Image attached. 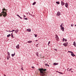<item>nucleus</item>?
Segmentation results:
<instances>
[{
    "instance_id": "obj_1",
    "label": "nucleus",
    "mask_w": 76,
    "mask_h": 76,
    "mask_svg": "<svg viewBox=\"0 0 76 76\" xmlns=\"http://www.w3.org/2000/svg\"><path fill=\"white\" fill-rule=\"evenodd\" d=\"M39 70L40 71V75L41 76H45V71L47 70L46 69H44L43 68L39 69Z\"/></svg>"
},
{
    "instance_id": "obj_2",
    "label": "nucleus",
    "mask_w": 76,
    "mask_h": 76,
    "mask_svg": "<svg viewBox=\"0 0 76 76\" xmlns=\"http://www.w3.org/2000/svg\"><path fill=\"white\" fill-rule=\"evenodd\" d=\"M6 10L5 9V8H4L2 9V12H1V13H2V15H3V16L4 17H6V16H7V13H6V12L4 11Z\"/></svg>"
},
{
    "instance_id": "obj_3",
    "label": "nucleus",
    "mask_w": 76,
    "mask_h": 76,
    "mask_svg": "<svg viewBox=\"0 0 76 76\" xmlns=\"http://www.w3.org/2000/svg\"><path fill=\"white\" fill-rule=\"evenodd\" d=\"M60 26L61 28V29L62 30V31H64V27H63L61 25Z\"/></svg>"
},
{
    "instance_id": "obj_4",
    "label": "nucleus",
    "mask_w": 76,
    "mask_h": 76,
    "mask_svg": "<svg viewBox=\"0 0 76 76\" xmlns=\"http://www.w3.org/2000/svg\"><path fill=\"white\" fill-rule=\"evenodd\" d=\"M67 44H68V42H66L63 44V45H64L65 47H67Z\"/></svg>"
},
{
    "instance_id": "obj_5",
    "label": "nucleus",
    "mask_w": 76,
    "mask_h": 76,
    "mask_svg": "<svg viewBox=\"0 0 76 76\" xmlns=\"http://www.w3.org/2000/svg\"><path fill=\"white\" fill-rule=\"evenodd\" d=\"M61 5L63 6H64V4H65V3L63 2L62 1L61 2Z\"/></svg>"
},
{
    "instance_id": "obj_6",
    "label": "nucleus",
    "mask_w": 76,
    "mask_h": 76,
    "mask_svg": "<svg viewBox=\"0 0 76 76\" xmlns=\"http://www.w3.org/2000/svg\"><path fill=\"white\" fill-rule=\"evenodd\" d=\"M56 40L57 41H58V39H59V38H58V36H57V34H56Z\"/></svg>"
},
{
    "instance_id": "obj_7",
    "label": "nucleus",
    "mask_w": 76,
    "mask_h": 76,
    "mask_svg": "<svg viewBox=\"0 0 76 76\" xmlns=\"http://www.w3.org/2000/svg\"><path fill=\"white\" fill-rule=\"evenodd\" d=\"M60 14H61V13H60V12H57V15L58 16H59L60 15Z\"/></svg>"
},
{
    "instance_id": "obj_8",
    "label": "nucleus",
    "mask_w": 76,
    "mask_h": 76,
    "mask_svg": "<svg viewBox=\"0 0 76 76\" xmlns=\"http://www.w3.org/2000/svg\"><path fill=\"white\" fill-rule=\"evenodd\" d=\"M71 56H72V57H74V56H76L74 54V53H73V52L71 53Z\"/></svg>"
},
{
    "instance_id": "obj_9",
    "label": "nucleus",
    "mask_w": 76,
    "mask_h": 76,
    "mask_svg": "<svg viewBox=\"0 0 76 76\" xmlns=\"http://www.w3.org/2000/svg\"><path fill=\"white\" fill-rule=\"evenodd\" d=\"M26 31H28V32H30L31 31V29L29 28V29H27L26 30Z\"/></svg>"
},
{
    "instance_id": "obj_10",
    "label": "nucleus",
    "mask_w": 76,
    "mask_h": 76,
    "mask_svg": "<svg viewBox=\"0 0 76 76\" xmlns=\"http://www.w3.org/2000/svg\"><path fill=\"white\" fill-rule=\"evenodd\" d=\"M16 48H17V49H19V45L18 44L16 46Z\"/></svg>"
},
{
    "instance_id": "obj_11",
    "label": "nucleus",
    "mask_w": 76,
    "mask_h": 76,
    "mask_svg": "<svg viewBox=\"0 0 76 76\" xmlns=\"http://www.w3.org/2000/svg\"><path fill=\"white\" fill-rule=\"evenodd\" d=\"M69 69V68H68V69H67V71H71V70H72V69H72V68H71V69H70L69 70H68Z\"/></svg>"
},
{
    "instance_id": "obj_12",
    "label": "nucleus",
    "mask_w": 76,
    "mask_h": 76,
    "mask_svg": "<svg viewBox=\"0 0 76 76\" xmlns=\"http://www.w3.org/2000/svg\"><path fill=\"white\" fill-rule=\"evenodd\" d=\"M68 6V4H67V3H66L65 4V7H67Z\"/></svg>"
},
{
    "instance_id": "obj_13",
    "label": "nucleus",
    "mask_w": 76,
    "mask_h": 76,
    "mask_svg": "<svg viewBox=\"0 0 76 76\" xmlns=\"http://www.w3.org/2000/svg\"><path fill=\"white\" fill-rule=\"evenodd\" d=\"M7 54L8 56H9V58H10V53L9 52H7Z\"/></svg>"
},
{
    "instance_id": "obj_14",
    "label": "nucleus",
    "mask_w": 76,
    "mask_h": 76,
    "mask_svg": "<svg viewBox=\"0 0 76 76\" xmlns=\"http://www.w3.org/2000/svg\"><path fill=\"white\" fill-rule=\"evenodd\" d=\"M15 52H14V54H11V56H12V57H13V56H15Z\"/></svg>"
},
{
    "instance_id": "obj_15",
    "label": "nucleus",
    "mask_w": 76,
    "mask_h": 76,
    "mask_svg": "<svg viewBox=\"0 0 76 76\" xmlns=\"http://www.w3.org/2000/svg\"><path fill=\"white\" fill-rule=\"evenodd\" d=\"M73 45L75 47L76 46V42H74L73 43Z\"/></svg>"
},
{
    "instance_id": "obj_16",
    "label": "nucleus",
    "mask_w": 76,
    "mask_h": 76,
    "mask_svg": "<svg viewBox=\"0 0 76 76\" xmlns=\"http://www.w3.org/2000/svg\"><path fill=\"white\" fill-rule=\"evenodd\" d=\"M56 3L58 4H60V2L59 1H57L56 2Z\"/></svg>"
},
{
    "instance_id": "obj_17",
    "label": "nucleus",
    "mask_w": 76,
    "mask_h": 76,
    "mask_svg": "<svg viewBox=\"0 0 76 76\" xmlns=\"http://www.w3.org/2000/svg\"><path fill=\"white\" fill-rule=\"evenodd\" d=\"M58 64V63H53V65H55V66L56 65H57Z\"/></svg>"
},
{
    "instance_id": "obj_18",
    "label": "nucleus",
    "mask_w": 76,
    "mask_h": 76,
    "mask_svg": "<svg viewBox=\"0 0 76 76\" xmlns=\"http://www.w3.org/2000/svg\"><path fill=\"white\" fill-rule=\"evenodd\" d=\"M32 42V41L29 40L28 42V43H31V42Z\"/></svg>"
},
{
    "instance_id": "obj_19",
    "label": "nucleus",
    "mask_w": 76,
    "mask_h": 76,
    "mask_svg": "<svg viewBox=\"0 0 76 76\" xmlns=\"http://www.w3.org/2000/svg\"><path fill=\"white\" fill-rule=\"evenodd\" d=\"M57 72L58 73H60V74H61V75H63V73H62L61 72H60L58 71H57Z\"/></svg>"
},
{
    "instance_id": "obj_20",
    "label": "nucleus",
    "mask_w": 76,
    "mask_h": 76,
    "mask_svg": "<svg viewBox=\"0 0 76 76\" xmlns=\"http://www.w3.org/2000/svg\"><path fill=\"white\" fill-rule=\"evenodd\" d=\"M3 13H0V16H1H1H2V15H3L2 14Z\"/></svg>"
},
{
    "instance_id": "obj_21",
    "label": "nucleus",
    "mask_w": 76,
    "mask_h": 76,
    "mask_svg": "<svg viewBox=\"0 0 76 76\" xmlns=\"http://www.w3.org/2000/svg\"><path fill=\"white\" fill-rule=\"evenodd\" d=\"M15 33L16 34H17V32H18V30H15Z\"/></svg>"
},
{
    "instance_id": "obj_22",
    "label": "nucleus",
    "mask_w": 76,
    "mask_h": 76,
    "mask_svg": "<svg viewBox=\"0 0 76 76\" xmlns=\"http://www.w3.org/2000/svg\"><path fill=\"white\" fill-rule=\"evenodd\" d=\"M10 36H11V35L10 34H9L7 36V37H10Z\"/></svg>"
},
{
    "instance_id": "obj_23",
    "label": "nucleus",
    "mask_w": 76,
    "mask_h": 76,
    "mask_svg": "<svg viewBox=\"0 0 76 76\" xmlns=\"http://www.w3.org/2000/svg\"><path fill=\"white\" fill-rule=\"evenodd\" d=\"M36 55H37V57H39V56H38V52H37L36 53Z\"/></svg>"
},
{
    "instance_id": "obj_24",
    "label": "nucleus",
    "mask_w": 76,
    "mask_h": 76,
    "mask_svg": "<svg viewBox=\"0 0 76 76\" xmlns=\"http://www.w3.org/2000/svg\"><path fill=\"white\" fill-rule=\"evenodd\" d=\"M11 37H12V38H14V37L13 36V34L11 35Z\"/></svg>"
},
{
    "instance_id": "obj_25",
    "label": "nucleus",
    "mask_w": 76,
    "mask_h": 76,
    "mask_svg": "<svg viewBox=\"0 0 76 76\" xmlns=\"http://www.w3.org/2000/svg\"><path fill=\"white\" fill-rule=\"evenodd\" d=\"M36 4V2H34V3H33V5H35V4Z\"/></svg>"
},
{
    "instance_id": "obj_26",
    "label": "nucleus",
    "mask_w": 76,
    "mask_h": 76,
    "mask_svg": "<svg viewBox=\"0 0 76 76\" xmlns=\"http://www.w3.org/2000/svg\"><path fill=\"white\" fill-rule=\"evenodd\" d=\"M64 40H65V39H64V38H63L62 39L63 41V42L64 41Z\"/></svg>"
},
{
    "instance_id": "obj_27",
    "label": "nucleus",
    "mask_w": 76,
    "mask_h": 76,
    "mask_svg": "<svg viewBox=\"0 0 76 76\" xmlns=\"http://www.w3.org/2000/svg\"><path fill=\"white\" fill-rule=\"evenodd\" d=\"M29 15H30V16H33V15H32V14H31L30 13H29Z\"/></svg>"
},
{
    "instance_id": "obj_28",
    "label": "nucleus",
    "mask_w": 76,
    "mask_h": 76,
    "mask_svg": "<svg viewBox=\"0 0 76 76\" xmlns=\"http://www.w3.org/2000/svg\"><path fill=\"white\" fill-rule=\"evenodd\" d=\"M24 19H25V20H28V19L27 18H24Z\"/></svg>"
},
{
    "instance_id": "obj_29",
    "label": "nucleus",
    "mask_w": 76,
    "mask_h": 76,
    "mask_svg": "<svg viewBox=\"0 0 76 76\" xmlns=\"http://www.w3.org/2000/svg\"><path fill=\"white\" fill-rule=\"evenodd\" d=\"M48 65V64H45V66H47Z\"/></svg>"
},
{
    "instance_id": "obj_30",
    "label": "nucleus",
    "mask_w": 76,
    "mask_h": 76,
    "mask_svg": "<svg viewBox=\"0 0 76 76\" xmlns=\"http://www.w3.org/2000/svg\"><path fill=\"white\" fill-rule=\"evenodd\" d=\"M9 56H8L7 57V60H9Z\"/></svg>"
},
{
    "instance_id": "obj_31",
    "label": "nucleus",
    "mask_w": 76,
    "mask_h": 76,
    "mask_svg": "<svg viewBox=\"0 0 76 76\" xmlns=\"http://www.w3.org/2000/svg\"><path fill=\"white\" fill-rule=\"evenodd\" d=\"M17 15V16H18V17H19V18H20V16H19V15Z\"/></svg>"
},
{
    "instance_id": "obj_32",
    "label": "nucleus",
    "mask_w": 76,
    "mask_h": 76,
    "mask_svg": "<svg viewBox=\"0 0 76 76\" xmlns=\"http://www.w3.org/2000/svg\"><path fill=\"white\" fill-rule=\"evenodd\" d=\"M50 44V41H49L48 43V45H49V44Z\"/></svg>"
},
{
    "instance_id": "obj_33",
    "label": "nucleus",
    "mask_w": 76,
    "mask_h": 76,
    "mask_svg": "<svg viewBox=\"0 0 76 76\" xmlns=\"http://www.w3.org/2000/svg\"><path fill=\"white\" fill-rule=\"evenodd\" d=\"M31 68L32 69H34V68H35V67L34 66H32L31 67Z\"/></svg>"
},
{
    "instance_id": "obj_34",
    "label": "nucleus",
    "mask_w": 76,
    "mask_h": 76,
    "mask_svg": "<svg viewBox=\"0 0 76 76\" xmlns=\"http://www.w3.org/2000/svg\"><path fill=\"white\" fill-rule=\"evenodd\" d=\"M72 52V51H68V53H71Z\"/></svg>"
},
{
    "instance_id": "obj_35",
    "label": "nucleus",
    "mask_w": 76,
    "mask_h": 76,
    "mask_svg": "<svg viewBox=\"0 0 76 76\" xmlns=\"http://www.w3.org/2000/svg\"><path fill=\"white\" fill-rule=\"evenodd\" d=\"M73 25H74L73 24H72L71 25V26H73Z\"/></svg>"
},
{
    "instance_id": "obj_36",
    "label": "nucleus",
    "mask_w": 76,
    "mask_h": 76,
    "mask_svg": "<svg viewBox=\"0 0 76 76\" xmlns=\"http://www.w3.org/2000/svg\"><path fill=\"white\" fill-rule=\"evenodd\" d=\"M54 50L55 51H57V49H54Z\"/></svg>"
},
{
    "instance_id": "obj_37",
    "label": "nucleus",
    "mask_w": 76,
    "mask_h": 76,
    "mask_svg": "<svg viewBox=\"0 0 76 76\" xmlns=\"http://www.w3.org/2000/svg\"><path fill=\"white\" fill-rule=\"evenodd\" d=\"M23 17H24V18H25V17H26V16H25V15H23Z\"/></svg>"
},
{
    "instance_id": "obj_38",
    "label": "nucleus",
    "mask_w": 76,
    "mask_h": 76,
    "mask_svg": "<svg viewBox=\"0 0 76 76\" xmlns=\"http://www.w3.org/2000/svg\"><path fill=\"white\" fill-rule=\"evenodd\" d=\"M35 37H37V35H35Z\"/></svg>"
},
{
    "instance_id": "obj_39",
    "label": "nucleus",
    "mask_w": 76,
    "mask_h": 76,
    "mask_svg": "<svg viewBox=\"0 0 76 76\" xmlns=\"http://www.w3.org/2000/svg\"><path fill=\"white\" fill-rule=\"evenodd\" d=\"M65 42H66V41H67V40L66 39H65Z\"/></svg>"
},
{
    "instance_id": "obj_40",
    "label": "nucleus",
    "mask_w": 76,
    "mask_h": 76,
    "mask_svg": "<svg viewBox=\"0 0 76 76\" xmlns=\"http://www.w3.org/2000/svg\"><path fill=\"white\" fill-rule=\"evenodd\" d=\"M20 18V19H22V17H19Z\"/></svg>"
},
{
    "instance_id": "obj_41",
    "label": "nucleus",
    "mask_w": 76,
    "mask_h": 76,
    "mask_svg": "<svg viewBox=\"0 0 76 76\" xmlns=\"http://www.w3.org/2000/svg\"><path fill=\"white\" fill-rule=\"evenodd\" d=\"M13 35V32L11 33V35Z\"/></svg>"
},
{
    "instance_id": "obj_42",
    "label": "nucleus",
    "mask_w": 76,
    "mask_h": 76,
    "mask_svg": "<svg viewBox=\"0 0 76 76\" xmlns=\"http://www.w3.org/2000/svg\"><path fill=\"white\" fill-rule=\"evenodd\" d=\"M12 31L13 32V31H15V30H12Z\"/></svg>"
},
{
    "instance_id": "obj_43",
    "label": "nucleus",
    "mask_w": 76,
    "mask_h": 76,
    "mask_svg": "<svg viewBox=\"0 0 76 76\" xmlns=\"http://www.w3.org/2000/svg\"><path fill=\"white\" fill-rule=\"evenodd\" d=\"M21 69H22V70H23V68H21Z\"/></svg>"
},
{
    "instance_id": "obj_44",
    "label": "nucleus",
    "mask_w": 76,
    "mask_h": 76,
    "mask_svg": "<svg viewBox=\"0 0 76 76\" xmlns=\"http://www.w3.org/2000/svg\"><path fill=\"white\" fill-rule=\"evenodd\" d=\"M8 32H11V31H10V30H9V31H8Z\"/></svg>"
},
{
    "instance_id": "obj_45",
    "label": "nucleus",
    "mask_w": 76,
    "mask_h": 76,
    "mask_svg": "<svg viewBox=\"0 0 76 76\" xmlns=\"http://www.w3.org/2000/svg\"><path fill=\"white\" fill-rule=\"evenodd\" d=\"M47 66H48V67H49V65H48Z\"/></svg>"
},
{
    "instance_id": "obj_46",
    "label": "nucleus",
    "mask_w": 76,
    "mask_h": 76,
    "mask_svg": "<svg viewBox=\"0 0 76 76\" xmlns=\"http://www.w3.org/2000/svg\"><path fill=\"white\" fill-rule=\"evenodd\" d=\"M6 31H7V32H9V31H7V30H6Z\"/></svg>"
},
{
    "instance_id": "obj_47",
    "label": "nucleus",
    "mask_w": 76,
    "mask_h": 76,
    "mask_svg": "<svg viewBox=\"0 0 76 76\" xmlns=\"http://www.w3.org/2000/svg\"><path fill=\"white\" fill-rule=\"evenodd\" d=\"M36 42H37V41H38V40H36Z\"/></svg>"
},
{
    "instance_id": "obj_48",
    "label": "nucleus",
    "mask_w": 76,
    "mask_h": 76,
    "mask_svg": "<svg viewBox=\"0 0 76 76\" xmlns=\"http://www.w3.org/2000/svg\"><path fill=\"white\" fill-rule=\"evenodd\" d=\"M11 32H13V31L12 30V31H11Z\"/></svg>"
},
{
    "instance_id": "obj_49",
    "label": "nucleus",
    "mask_w": 76,
    "mask_h": 76,
    "mask_svg": "<svg viewBox=\"0 0 76 76\" xmlns=\"http://www.w3.org/2000/svg\"><path fill=\"white\" fill-rule=\"evenodd\" d=\"M71 72H73V71H71Z\"/></svg>"
},
{
    "instance_id": "obj_50",
    "label": "nucleus",
    "mask_w": 76,
    "mask_h": 76,
    "mask_svg": "<svg viewBox=\"0 0 76 76\" xmlns=\"http://www.w3.org/2000/svg\"><path fill=\"white\" fill-rule=\"evenodd\" d=\"M33 17H34V15H33Z\"/></svg>"
},
{
    "instance_id": "obj_51",
    "label": "nucleus",
    "mask_w": 76,
    "mask_h": 76,
    "mask_svg": "<svg viewBox=\"0 0 76 76\" xmlns=\"http://www.w3.org/2000/svg\"><path fill=\"white\" fill-rule=\"evenodd\" d=\"M75 26H76V24L75 25Z\"/></svg>"
},
{
    "instance_id": "obj_52",
    "label": "nucleus",
    "mask_w": 76,
    "mask_h": 76,
    "mask_svg": "<svg viewBox=\"0 0 76 76\" xmlns=\"http://www.w3.org/2000/svg\"><path fill=\"white\" fill-rule=\"evenodd\" d=\"M32 13H33V12H32Z\"/></svg>"
}]
</instances>
